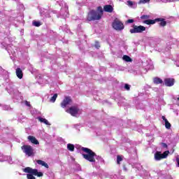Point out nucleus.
I'll return each instance as SVG.
<instances>
[{"label":"nucleus","instance_id":"nucleus-44","mask_svg":"<svg viewBox=\"0 0 179 179\" xmlns=\"http://www.w3.org/2000/svg\"><path fill=\"white\" fill-rule=\"evenodd\" d=\"M163 148H167V144L162 143Z\"/></svg>","mask_w":179,"mask_h":179},{"label":"nucleus","instance_id":"nucleus-50","mask_svg":"<svg viewBox=\"0 0 179 179\" xmlns=\"http://www.w3.org/2000/svg\"><path fill=\"white\" fill-rule=\"evenodd\" d=\"M177 100L179 101V97L177 98Z\"/></svg>","mask_w":179,"mask_h":179},{"label":"nucleus","instance_id":"nucleus-37","mask_svg":"<svg viewBox=\"0 0 179 179\" xmlns=\"http://www.w3.org/2000/svg\"><path fill=\"white\" fill-rule=\"evenodd\" d=\"M94 47H95V48H97V50H99V48H100V43H99V41L95 42Z\"/></svg>","mask_w":179,"mask_h":179},{"label":"nucleus","instance_id":"nucleus-26","mask_svg":"<svg viewBox=\"0 0 179 179\" xmlns=\"http://www.w3.org/2000/svg\"><path fill=\"white\" fill-rule=\"evenodd\" d=\"M67 149L70 152H73L75 150V145L73 144L69 143L67 144Z\"/></svg>","mask_w":179,"mask_h":179},{"label":"nucleus","instance_id":"nucleus-1","mask_svg":"<svg viewBox=\"0 0 179 179\" xmlns=\"http://www.w3.org/2000/svg\"><path fill=\"white\" fill-rule=\"evenodd\" d=\"M81 150L85 152V153H87L83 154V157L85 160L90 162L94 167H99V164L104 163V159H103L101 157L96 155V152H93V150L90 148L83 147Z\"/></svg>","mask_w":179,"mask_h":179},{"label":"nucleus","instance_id":"nucleus-51","mask_svg":"<svg viewBox=\"0 0 179 179\" xmlns=\"http://www.w3.org/2000/svg\"><path fill=\"white\" fill-rule=\"evenodd\" d=\"M31 114H33V111L32 110L31 111Z\"/></svg>","mask_w":179,"mask_h":179},{"label":"nucleus","instance_id":"nucleus-24","mask_svg":"<svg viewBox=\"0 0 179 179\" xmlns=\"http://www.w3.org/2000/svg\"><path fill=\"white\" fill-rule=\"evenodd\" d=\"M38 121H40V122H43V124H45V125H50L48 120H47V119L44 117H38Z\"/></svg>","mask_w":179,"mask_h":179},{"label":"nucleus","instance_id":"nucleus-2","mask_svg":"<svg viewBox=\"0 0 179 179\" xmlns=\"http://www.w3.org/2000/svg\"><path fill=\"white\" fill-rule=\"evenodd\" d=\"M5 80L7 83L6 90L9 94H12L17 90L13 82L9 80V73L0 66V80Z\"/></svg>","mask_w":179,"mask_h":179},{"label":"nucleus","instance_id":"nucleus-40","mask_svg":"<svg viewBox=\"0 0 179 179\" xmlns=\"http://www.w3.org/2000/svg\"><path fill=\"white\" fill-rule=\"evenodd\" d=\"M8 163H9V164H13V161H12V157H10V159H8Z\"/></svg>","mask_w":179,"mask_h":179},{"label":"nucleus","instance_id":"nucleus-35","mask_svg":"<svg viewBox=\"0 0 179 179\" xmlns=\"http://www.w3.org/2000/svg\"><path fill=\"white\" fill-rule=\"evenodd\" d=\"M150 2V0H140L138 1V3L141 5V3L145 4V3H149Z\"/></svg>","mask_w":179,"mask_h":179},{"label":"nucleus","instance_id":"nucleus-33","mask_svg":"<svg viewBox=\"0 0 179 179\" xmlns=\"http://www.w3.org/2000/svg\"><path fill=\"white\" fill-rule=\"evenodd\" d=\"M125 101H126L125 100H124V101H120L118 102V104H119L120 106H124V107H127V106H128V103H127Z\"/></svg>","mask_w":179,"mask_h":179},{"label":"nucleus","instance_id":"nucleus-7","mask_svg":"<svg viewBox=\"0 0 179 179\" xmlns=\"http://www.w3.org/2000/svg\"><path fill=\"white\" fill-rule=\"evenodd\" d=\"M69 16V11L68 10V6H66V3H64V7L61 8L60 13L57 15V17L65 19V17H68Z\"/></svg>","mask_w":179,"mask_h":179},{"label":"nucleus","instance_id":"nucleus-48","mask_svg":"<svg viewBox=\"0 0 179 179\" xmlns=\"http://www.w3.org/2000/svg\"><path fill=\"white\" fill-rule=\"evenodd\" d=\"M170 48H171V46H168L167 50H169Z\"/></svg>","mask_w":179,"mask_h":179},{"label":"nucleus","instance_id":"nucleus-32","mask_svg":"<svg viewBox=\"0 0 179 179\" xmlns=\"http://www.w3.org/2000/svg\"><path fill=\"white\" fill-rule=\"evenodd\" d=\"M150 15H142V16L141 17V19L142 20H148V19H150Z\"/></svg>","mask_w":179,"mask_h":179},{"label":"nucleus","instance_id":"nucleus-10","mask_svg":"<svg viewBox=\"0 0 179 179\" xmlns=\"http://www.w3.org/2000/svg\"><path fill=\"white\" fill-rule=\"evenodd\" d=\"M146 30V27L142 25L136 26L134 25L133 29H130V33L131 34L136 33H143Z\"/></svg>","mask_w":179,"mask_h":179},{"label":"nucleus","instance_id":"nucleus-31","mask_svg":"<svg viewBox=\"0 0 179 179\" xmlns=\"http://www.w3.org/2000/svg\"><path fill=\"white\" fill-rule=\"evenodd\" d=\"M96 12H99V15H101V17L103 16V7L102 6H99L97 8Z\"/></svg>","mask_w":179,"mask_h":179},{"label":"nucleus","instance_id":"nucleus-17","mask_svg":"<svg viewBox=\"0 0 179 179\" xmlns=\"http://www.w3.org/2000/svg\"><path fill=\"white\" fill-rule=\"evenodd\" d=\"M103 10L104 12H108L109 13H113V10H114V8H113V6L108 4L105 5L103 6Z\"/></svg>","mask_w":179,"mask_h":179},{"label":"nucleus","instance_id":"nucleus-41","mask_svg":"<svg viewBox=\"0 0 179 179\" xmlns=\"http://www.w3.org/2000/svg\"><path fill=\"white\" fill-rule=\"evenodd\" d=\"M111 178L112 179H120V178L117 175H114L113 177H111Z\"/></svg>","mask_w":179,"mask_h":179},{"label":"nucleus","instance_id":"nucleus-14","mask_svg":"<svg viewBox=\"0 0 179 179\" xmlns=\"http://www.w3.org/2000/svg\"><path fill=\"white\" fill-rule=\"evenodd\" d=\"M2 45H4V48L8 51V54H10V55H11L15 57L16 52L13 50V48H12L11 44L3 45V43H2Z\"/></svg>","mask_w":179,"mask_h":179},{"label":"nucleus","instance_id":"nucleus-12","mask_svg":"<svg viewBox=\"0 0 179 179\" xmlns=\"http://www.w3.org/2000/svg\"><path fill=\"white\" fill-rule=\"evenodd\" d=\"M66 111L73 117H76L79 114V108L78 106H71Z\"/></svg>","mask_w":179,"mask_h":179},{"label":"nucleus","instance_id":"nucleus-27","mask_svg":"<svg viewBox=\"0 0 179 179\" xmlns=\"http://www.w3.org/2000/svg\"><path fill=\"white\" fill-rule=\"evenodd\" d=\"M1 157L0 159L1 162H8V159H10V156L1 155Z\"/></svg>","mask_w":179,"mask_h":179},{"label":"nucleus","instance_id":"nucleus-30","mask_svg":"<svg viewBox=\"0 0 179 179\" xmlns=\"http://www.w3.org/2000/svg\"><path fill=\"white\" fill-rule=\"evenodd\" d=\"M57 97H58V94H55L50 99L51 103H55V100H57Z\"/></svg>","mask_w":179,"mask_h":179},{"label":"nucleus","instance_id":"nucleus-18","mask_svg":"<svg viewBox=\"0 0 179 179\" xmlns=\"http://www.w3.org/2000/svg\"><path fill=\"white\" fill-rule=\"evenodd\" d=\"M15 73L18 79H22L23 78V71H22V69L17 68L15 70Z\"/></svg>","mask_w":179,"mask_h":179},{"label":"nucleus","instance_id":"nucleus-39","mask_svg":"<svg viewBox=\"0 0 179 179\" xmlns=\"http://www.w3.org/2000/svg\"><path fill=\"white\" fill-rule=\"evenodd\" d=\"M176 163L177 167H179V158H178V157H177L176 159Z\"/></svg>","mask_w":179,"mask_h":179},{"label":"nucleus","instance_id":"nucleus-42","mask_svg":"<svg viewBox=\"0 0 179 179\" xmlns=\"http://www.w3.org/2000/svg\"><path fill=\"white\" fill-rule=\"evenodd\" d=\"M127 23H134V20H132V19L128 20Z\"/></svg>","mask_w":179,"mask_h":179},{"label":"nucleus","instance_id":"nucleus-8","mask_svg":"<svg viewBox=\"0 0 179 179\" xmlns=\"http://www.w3.org/2000/svg\"><path fill=\"white\" fill-rule=\"evenodd\" d=\"M10 96L13 97L14 103H19L20 100H23V95L17 89Z\"/></svg>","mask_w":179,"mask_h":179},{"label":"nucleus","instance_id":"nucleus-34","mask_svg":"<svg viewBox=\"0 0 179 179\" xmlns=\"http://www.w3.org/2000/svg\"><path fill=\"white\" fill-rule=\"evenodd\" d=\"M121 162H122V157L117 155V164H120Z\"/></svg>","mask_w":179,"mask_h":179},{"label":"nucleus","instance_id":"nucleus-25","mask_svg":"<svg viewBox=\"0 0 179 179\" xmlns=\"http://www.w3.org/2000/svg\"><path fill=\"white\" fill-rule=\"evenodd\" d=\"M153 83L155 84V85H160L162 83H163V80H162L159 77H156L154 78L153 80Z\"/></svg>","mask_w":179,"mask_h":179},{"label":"nucleus","instance_id":"nucleus-13","mask_svg":"<svg viewBox=\"0 0 179 179\" xmlns=\"http://www.w3.org/2000/svg\"><path fill=\"white\" fill-rule=\"evenodd\" d=\"M72 104V99H71V97L66 96L63 101L61 103V107L62 108H65V107Z\"/></svg>","mask_w":179,"mask_h":179},{"label":"nucleus","instance_id":"nucleus-43","mask_svg":"<svg viewBox=\"0 0 179 179\" xmlns=\"http://www.w3.org/2000/svg\"><path fill=\"white\" fill-rule=\"evenodd\" d=\"M25 104L27 106V107H30V102L26 101Z\"/></svg>","mask_w":179,"mask_h":179},{"label":"nucleus","instance_id":"nucleus-47","mask_svg":"<svg viewBox=\"0 0 179 179\" xmlns=\"http://www.w3.org/2000/svg\"><path fill=\"white\" fill-rule=\"evenodd\" d=\"M120 179H125V178L124 176H121Z\"/></svg>","mask_w":179,"mask_h":179},{"label":"nucleus","instance_id":"nucleus-16","mask_svg":"<svg viewBox=\"0 0 179 179\" xmlns=\"http://www.w3.org/2000/svg\"><path fill=\"white\" fill-rule=\"evenodd\" d=\"M164 85L168 87H171L174 85V79L173 78H166L164 80Z\"/></svg>","mask_w":179,"mask_h":179},{"label":"nucleus","instance_id":"nucleus-22","mask_svg":"<svg viewBox=\"0 0 179 179\" xmlns=\"http://www.w3.org/2000/svg\"><path fill=\"white\" fill-rule=\"evenodd\" d=\"M36 163H38V164L41 165V166H43V167H45V169H48V164L45 163V162L41 160V159H38L36 161Z\"/></svg>","mask_w":179,"mask_h":179},{"label":"nucleus","instance_id":"nucleus-52","mask_svg":"<svg viewBox=\"0 0 179 179\" xmlns=\"http://www.w3.org/2000/svg\"><path fill=\"white\" fill-rule=\"evenodd\" d=\"M0 107H1V104H0Z\"/></svg>","mask_w":179,"mask_h":179},{"label":"nucleus","instance_id":"nucleus-3","mask_svg":"<svg viewBox=\"0 0 179 179\" xmlns=\"http://www.w3.org/2000/svg\"><path fill=\"white\" fill-rule=\"evenodd\" d=\"M24 173H28L27 175V179H36V177L34 176H37V177H43V174L42 172H38V170L37 169H33L30 167H26L25 169H23Z\"/></svg>","mask_w":179,"mask_h":179},{"label":"nucleus","instance_id":"nucleus-28","mask_svg":"<svg viewBox=\"0 0 179 179\" xmlns=\"http://www.w3.org/2000/svg\"><path fill=\"white\" fill-rule=\"evenodd\" d=\"M122 59L126 62H132V59H131L130 57L128 55H124Z\"/></svg>","mask_w":179,"mask_h":179},{"label":"nucleus","instance_id":"nucleus-29","mask_svg":"<svg viewBox=\"0 0 179 179\" xmlns=\"http://www.w3.org/2000/svg\"><path fill=\"white\" fill-rule=\"evenodd\" d=\"M32 24L33 26H35V27H40L41 25V22L40 21H33Z\"/></svg>","mask_w":179,"mask_h":179},{"label":"nucleus","instance_id":"nucleus-38","mask_svg":"<svg viewBox=\"0 0 179 179\" xmlns=\"http://www.w3.org/2000/svg\"><path fill=\"white\" fill-rule=\"evenodd\" d=\"M9 108H10V107L8 105L3 106V110H9Z\"/></svg>","mask_w":179,"mask_h":179},{"label":"nucleus","instance_id":"nucleus-4","mask_svg":"<svg viewBox=\"0 0 179 179\" xmlns=\"http://www.w3.org/2000/svg\"><path fill=\"white\" fill-rule=\"evenodd\" d=\"M101 19V14L99 13V11L92 10L88 13L87 20L92 22V20H100Z\"/></svg>","mask_w":179,"mask_h":179},{"label":"nucleus","instance_id":"nucleus-9","mask_svg":"<svg viewBox=\"0 0 179 179\" xmlns=\"http://www.w3.org/2000/svg\"><path fill=\"white\" fill-rule=\"evenodd\" d=\"M169 153H170V151L169 150L164 152L163 154H162L161 152L157 151L155 153V160L159 162V160H162V159H166V157L169 156Z\"/></svg>","mask_w":179,"mask_h":179},{"label":"nucleus","instance_id":"nucleus-5","mask_svg":"<svg viewBox=\"0 0 179 179\" xmlns=\"http://www.w3.org/2000/svg\"><path fill=\"white\" fill-rule=\"evenodd\" d=\"M156 22H160L159 24L160 26H162V27H164L166 24H167V22L164 20V19L162 18H157L155 20H144L143 23L145 24H155Z\"/></svg>","mask_w":179,"mask_h":179},{"label":"nucleus","instance_id":"nucleus-15","mask_svg":"<svg viewBox=\"0 0 179 179\" xmlns=\"http://www.w3.org/2000/svg\"><path fill=\"white\" fill-rule=\"evenodd\" d=\"M143 66H145V69H153L155 66H153V62L152 60H147L146 62L143 63Z\"/></svg>","mask_w":179,"mask_h":179},{"label":"nucleus","instance_id":"nucleus-21","mask_svg":"<svg viewBox=\"0 0 179 179\" xmlns=\"http://www.w3.org/2000/svg\"><path fill=\"white\" fill-rule=\"evenodd\" d=\"M162 120L165 122V127L166 129H170L171 128V124L169 122V120L166 118L165 116H162Z\"/></svg>","mask_w":179,"mask_h":179},{"label":"nucleus","instance_id":"nucleus-23","mask_svg":"<svg viewBox=\"0 0 179 179\" xmlns=\"http://www.w3.org/2000/svg\"><path fill=\"white\" fill-rule=\"evenodd\" d=\"M59 30H62V31H65L66 33H71V30L68 29V25L64 24V26H61L59 27Z\"/></svg>","mask_w":179,"mask_h":179},{"label":"nucleus","instance_id":"nucleus-49","mask_svg":"<svg viewBox=\"0 0 179 179\" xmlns=\"http://www.w3.org/2000/svg\"><path fill=\"white\" fill-rule=\"evenodd\" d=\"M2 157V153H1V152H0V157Z\"/></svg>","mask_w":179,"mask_h":179},{"label":"nucleus","instance_id":"nucleus-46","mask_svg":"<svg viewBox=\"0 0 179 179\" xmlns=\"http://www.w3.org/2000/svg\"><path fill=\"white\" fill-rule=\"evenodd\" d=\"M174 0H166V2H173Z\"/></svg>","mask_w":179,"mask_h":179},{"label":"nucleus","instance_id":"nucleus-36","mask_svg":"<svg viewBox=\"0 0 179 179\" xmlns=\"http://www.w3.org/2000/svg\"><path fill=\"white\" fill-rule=\"evenodd\" d=\"M124 90L129 91L131 90V85H129V84H124Z\"/></svg>","mask_w":179,"mask_h":179},{"label":"nucleus","instance_id":"nucleus-45","mask_svg":"<svg viewBox=\"0 0 179 179\" xmlns=\"http://www.w3.org/2000/svg\"><path fill=\"white\" fill-rule=\"evenodd\" d=\"M153 90H155V92H159V88H154Z\"/></svg>","mask_w":179,"mask_h":179},{"label":"nucleus","instance_id":"nucleus-6","mask_svg":"<svg viewBox=\"0 0 179 179\" xmlns=\"http://www.w3.org/2000/svg\"><path fill=\"white\" fill-rule=\"evenodd\" d=\"M112 27L115 30H117V31H121V30H124V24L122 23L121 21L117 18L113 20L112 23Z\"/></svg>","mask_w":179,"mask_h":179},{"label":"nucleus","instance_id":"nucleus-11","mask_svg":"<svg viewBox=\"0 0 179 179\" xmlns=\"http://www.w3.org/2000/svg\"><path fill=\"white\" fill-rule=\"evenodd\" d=\"M21 149L27 156H33L34 150L31 145H24L21 147Z\"/></svg>","mask_w":179,"mask_h":179},{"label":"nucleus","instance_id":"nucleus-20","mask_svg":"<svg viewBox=\"0 0 179 179\" xmlns=\"http://www.w3.org/2000/svg\"><path fill=\"white\" fill-rule=\"evenodd\" d=\"M127 5L129 8H133L134 9L136 8V7L138 6V5L136 4V2L132 1H127Z\"/></svg>","mask_w":179,"mask_h":179},{"label":"nucleus","instance_id":"nucleus-19","mask_svg":"<svg viewBox=\"0 0 179 179\" xmlns=\"http://www.w3.org/2000/svg\"><path fill=\"white\" fill-rule=\"evenodd\" d=\"M28 139H29V142H31V143H34V145H38V143H39L37 138H36V137H34L33 136H29Z\"/></svg>","mask_w":179,"mask_h":179}]
</instances>
